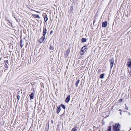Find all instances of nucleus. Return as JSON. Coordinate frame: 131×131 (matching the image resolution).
Listing matches in <instances>:
<instances>
[{"instance_id":"obj_27","label":"nucleus","mask_w":131,"mask_h":131,"mask_svg":"<svg viewBox=\"0 0 131 131\" xmlns=\"http://www.w3.org/2000/svg\"><path fill=\"white\" fill-rule=\"evenodd\" d=\"M70 9L71 10H72L73 9V6H71V7L70 8Z\"/></svg>"},{"instance_id":"obj_24","label":"nucleus","mask_w":131,"mask_h":131,"mask_svg":"<svg viewBox=\"0 0 131 131\" xmlns=\"http://www.w3.org/2000/svg\"><path fill=\"white\" fill-rule=\"evenodd\" d=\"M4 67L5 68H8V66L6 64H5L4 65Z\"/></svg>"},{"instance_id":"obj_38","label":"nucleus","mask_w":131,"mask_h":131,"mask_svg":"<svg viewBox=\"0 0 131 131\" xmlns=\"http://www.w3.org/2000/svg\"><path fill=\"white\" fill-rule=\"evenodd\" d=\"M129 70V69H128V71Z\"/></svg>"},{"instance_id":"obj_14","label":"nucleus","mask_w":131,"mask_h":131,"mask_svg":"<svg viewBox=\"0 0 131 131\" xmlns=\"http://www.w3.org/2000/svg\"><path fill=\"white\" fill-rule=\"evenodd\" d=\"M18 95L17 96V99L18 101H19L20 99V96L19 95V94L20 93H21L20 91L18 92Z\"/></svg>"},{"instance_id":"obj_29","label":"nucleus","mask_w":131,"mask_h":131,"mask_svg":"<svg viewBox=\"0 0 131 131\" xmlns=\"http://www.w3.org/2000/svg\"><path fill=\"white\" fill-rule=\"evenodd\" d=\"M95 21H96V20H93V25H94V23L95 22Z\"/></svg>"},{"instance_id":"obj_33","label":"nucleus","mask_w":131,"mask_h":131,"mask_svg":"<svg viewBox=\"0 0 131 131\" xmlns=\"http://www.w3.org/2000/svg\"><path fill=\"white\" fill-rule=\"evenodd\" d=\"M126 109L127 110H128V107H127Z\"/></svg>"},{"instance_id":"obj_3","label":"nucleus","mask_w":131,"mask_h":131,"mask_svg":"<svg viewBox=\"0 0 131 131\" xmlns=\"http://www.w3.org/2000/svg\"><path fill=\"white\" fill-rule=\"evenodd\" d=\"M87 48V46H84L83 47H82L81 49V51L83 52V53L81 54V55H82L84 53H85L86 50Z\"/></svg>"},{"instance_id":"obj_37","label":"nucleus","mask_w":131,"mask_h":131,"mask_svg":"<svg viewBox=\"0 0 131 131\" xmlns=\"http://www.w3.org/2000/svg\"><path fill=\"white\" fill-rule=\"evenodd\" d=\"M128 114H130V113L129 112L128 113Z\"/></svg>"},{"instance_id":"obj_45","label":"nucleus","mask_w":131,"mask_h":131,"mask_svg":"<svg viewBox=\"0 0 131 131\" xmlns=\"http://www.w3.org/2000/svg\"><path fill=\"white\" fill-rule=\"evenodd\" d=\"M130 129H131V128H130Z\"/></svg>"},{"instance_id":"obj_35","label":"nucleus","mask_w":131,"mask_h":131,"mask_svg":"<svg viewBox=\"0 0 131 131\" xmlns=\"http://www.w3.org/2000/svg\"><path fill=\"white\" fill-rule=\"evenodd\" d=\"M36 12H37V13H39V12H38V11H36Z\"/></svg>"},{"instance_id":"obj_15","label":"nucleus","mask_w":131,"mask_h":131,"mask_svg":"<svg viewBox=\"0 0 131 131\" xmlns=\"http://www.w3.org/2000/svg\"><path fill=\"white\" fill-rule=\"evenodd\" d=\"M78 129L77 126L75 127L74 128H73L71 131H77Z\"/></svg>"},{"instance_id":"obj_20","label":"nucleus","mask_w":131,"mask_h":131,"mask_svg":"<svg viewBox=\"0 0 131 131\" xmlns=\"http://www.w3.org/2000/svg\"><path fill=\"white\" fill-rule=\"evenodd\" d=\"M111 127L110 126L108 127V129L107 130V131H111Z\"/></svg>"},{"instance_id":"obj_39","label":"nucleus","mask_w":131,"mask_h":131,"mask_svg":"<svg viewBox=\"0 0 131 131\" xmlns=\"http://www.w3.org/2000/svg\"><path fill=\"white\" fill-rule=\"evenodd\" d=\"M48 129H47V131L48 130Z\"/></svg>"},{"instance_id":"obj_28","label":"nucleus","mask_w":131,"mask_h":131,"mask_svg":"<svg viewBox=\"0 0 131 131\" xmlns=\"http://www.w3.org/2000/svg\"><path fill=\"white\" fill-rule=\"evenodd\" d=\"M53 33V31L52 30H51L50 31V34H52Z\"/></svg>"},{"instance_id":"obj_13","label":"nucleus","mask_w":131,"mask_h":131,"mask_svg":"<svg viewBox=\"0 0 131 131\" xmlns=\"http://www.w3.org/2000/svg\"><path fill=\"white\" fill-rule=\"evenodd\" d=\"M23 42L22 41V39H20V46L22 48L24 44H23Z\"/></svg>"},{"instance_id":"obj_19","label":"nucleus","mask_w":131,"mask_h":131,"mask_svg":"<svg viewBox=\"0 0 131 131\" xmlns=\"http://www.w3.org/2000/svg\"><path fill=\"white\" fill-rule=\"evenodd\" d=\"M60 106H61V107L64 109L65 110V109L66 107L63 104H61Z\"/></svg>"},{"instance_id":"obj_8","label":"nucleus","mask_w":131,"mask_h":131,"mask_svg":"<svg viewBox=\"0 0 131 131\" xmlns=\"http://www.w3.org/2000/svg\"><path fill=\"white\" fill-rule=\"evenodd\" d=\"M34 93H31V94L29 95L30 97V99L31 100L34 98Z\"/></svg>"},{"instance_id":"obj_12","label":"nucleus","mask_w":131,"mask_h":131,"mask_svg":"<svg viewBox=\"0 0 131 131\" xmlns=\"http://www.w3.org/2000/svg\"><path fill=\"white\" fill-rule=\"evenodd\" d=\"M32 16L34 17L35 18H40V17L38 15L32 14Z\"/></svg>"},{"instance_id":"obj_1","label":"nucleus","mask_w":131,"mask_h":131,"mask_svg":"<svg viewBox=\"0 0 131 131\" xmlns=\"http://www.w3.org/2000/svg\"><path fill=\"white\" fill-rule=\"evenodd\" d=\"M120 125L119 124H116L115 125L113 126V128L114 131H120Z\"/></svg>"},{"instance_id":"obj_6","label":"nucleus","mask_w":131,"mask_h":131,"mask_svg":"<svg viewBox=\"0 0 131 131\" xmlns=\"http://www.w3.org/2000/svg\"><path fill=\"white\" fill-rule=\"evenodd\" d=\"M107 21H105L102 23V26L103 27L105 28L107 26Z\"/></svg>"},{"instance_id":"obj_32","label":"nucleus","mask_w":131,"mask_h":131,"mask_svg":"<svg viewBox=\"0 0 131 131\" xmlns=\"http://www.w3.org/2000/svg\"><path fill=\"white\" fill-rule=\"evenodd\" d=\"M75 0H70V1H73L74 2V1H75Z\"/></svg>"},{"instance_id":"obj_2","label":"nucleus","mask_w":131,"mask_h":131,"mask_svg":"<svg viewBox=\"0 0 131 131\" xmlns=\"http://www.w3.org/2000/svg\"><path fill=\"white\" fill-rule=\"evenodd\" d=\"M110 65V69H111L113 66L114 62V60L113 58H112L109 60Z\"/></svg>"},{"instance_id":"obj_7","label":"nucleus","mask_w":131,"mask_h":131,"mask_svg":"<svg viewBox=\"0 0 131 131\" xmlns=\"http://www.w3.org/2000/svg\"><path fill=\"white\" fill-rule=\"evenodd\" d=\"M70 99V95H69L66 98L65 100V102L68 103Z\"/></svg>"},{"instance_id":"obj_11","label":"nucleus","mask_w":131,"mask_h":131,"mask_svg":"<svg viewBox=\"0 0 131 131\" xmlns=\"http://www.w3.org/2000/svg\"><path fill=\"white\" fill-rule=\"evenodd\" d=\"M47 32V30L46 29V28H45L44 27H43V36H45Z\"/></svg>"},{"instance_id":"obj_18","label":"nucleus","mask_w":131,"mask_h":131,"mask_svg":"<svg viewBox=\"0 0 131 131\" xmlns=\"http://www.w3.org/2000/svg\"><path fill=\"white\" fill-rule=\"evenodd\" d=\"M80 81V80L79 79H78V80L76 81L75 83V85L76 87H77L78 86V84L79 82Z\"/></svg>"},{"instance_id":"obj_25","label":"nucleus","mask_w":131,"mask_h":131,"mask_svg":"<svg viewBox=\"0 0 131 131\" xmlns=\"http://www.w3.org/2000/svg\"><path fill=\"white\" fill-rule=\"evenodd\" d=\"M129 75V77H131V70H130Z\"/></svg>"},{"instance_id":"obj_44","label":"nucleus","mask_w":131,"mask_h":131,"mask_svg":"<svg viewBox=\"0 0 131 131\" xmlns=\"http://www.w3.org/2000/svg\"><path fill=\"white\" fill-rule=\"evenodd\" d=\"M46 128L45 129V130H46Z\"/></svg>"},{"instance_id":"obj_5","label":"nucleus","mask_w":131,"mask_h":131,"mask_svg":"<svg viewBox=\"0 0 131 131\" xmlns=\"http://www.w3.org/2000/svg\"><path fill=\"white\" fill-rule=\"evenodd\" d=\"M45 39V36H42L40 38L39 40V42L40 43H42L43 42L44 40Z\"/></svg>"},{"instance_id":"obj_41","label":"nucleus","mask_w":131,"mask_h":131,"mask_svg":"<svg viewBox=\"0 0 131 131\" xmlns=\"http://www.w3.org/2000/svg\"><path fill=\"white\" fill-rule=\"evenodd\" d=\"M49 124H48V127H49Z\"/></svg>"},{"instance_id":"obj_22","label":"nucleus","mask_w":131,"mask_h":131,"mask_svg":"<svg viewBox=\"0 0 131 131\" xmlns=\"http://www.w3.org/2000/svg\"><path fill=\"white\" fill-rule=\"evenodd\" d=\"M49 49L50 50H53L54 48L51 45L49 48Z\"/></svg>"},{"instance_id":"obj_34","label":"nucleus","mask_w":131,"mask_h":131,"mask_svg":"<svg viewBox=\"0 0 131 131\" xmlns=\"http://www.w3.org/2000/svg\"><path fill=\"white\" fill-rule=\"evenodd\" d=\"M120 114H121V115L122 114V113L121 112H120Z\"/></svg>"},{"instance_id":"obj_9","label":"nucleus","mask_w":131,"mask_h":131,"mask_svg":"<svg viewBox=\"0 0 131 131\" xmlns=\"http://www.w3.org/2000/svg\"><path fill=\"white\" fill-rule=\"evenodd\" d=\"M70 52V49H68V50H67V51H66V52H65L64 55L66 57H67L69 54V53Z\"/></svg>"},{"instance_id":"obj_26","label":"nucleus","mask_w":131,"mask_h":131,"mask_svg":"<svg viewBox=\"0 0 131 131\" xmlns=\"http://www.w3.org/2000/svg\"><path fill=\"white\" fill-rule=\"evenodd\" d=\"M65 111H64V113H63L62 114V115H61V117H62V116H63L64 115V113H65Z\"/></svg>"},{"instance_id":"obj_30","label":"nucleus","mask_w":131,"mask_h":131,"mask_svg":"<svg viewBox=\"0 0 131 131\" xmlns=\"http://www.w3.org/2000/svg\"><path fill=\"white\" fill-rule=\"evenodd\" d=\"M8 56H7V57H5V58H7V59H8Z\"/></svg>"},{"instance_id":"obj_17","label":"nucleus","mask_w":131,"mask_h":131,"mask_svg":"<svg viewBox=\"0 0 131 131\" xmlns=\"http://www.w3.org/2000/svg\"><path fill=\"white\" fill-rule=\"evenodd\" d=\"M86 39L84 38H82L81 39V41H82V42H86Z\"/></svg>"},{"instance_id":"obj_4","label":"nucleus","mask_w":131,"mask_h":131,"mask_svg":"<svg viewBox=\"0 0 131 131\" xmlns=\"http://www.w3.org/2000/svg\"><path fill=\"white\" fill-rule=\"evenodd\" d=\"M128 60V61L127 62V65L128 67L130 68L131 67V58H129Z\"/></svg>"},{"instance_id":"obj_21","label":"nucleus","mask_w":131,"mask_h":131,"mask_svg":"<svg viewBox=\"0 0 131 131\" xmlns=\"http://www.w3.org/2000/svg\"><path fill=\"white\" fill-rule=\"evenodd\" d=\"M104 73H103L101 74L100 75V78L101 79H103L104 78Z\"/></svg>"},{"instance_id":"obj_23","label":"nucleus","mask_w":131,"mask_h":131,"mask_svg":"<svg viewBox=\"0 0 131 131\" xmlns=\"http://www.w3.org/2000/svg\"><path fill=\"white\" fill-rule=\"evenodd\" d=\"M4 62L5 63V64H8V60H4Z\"/></svg>"},{"instance_id":"obj_43","label":"nucleus","mask_w":131,"mask_h":131,"mask_svg":"<svg viewBox=\"0 0 131 131\" xmlns=\"http://www.w3.org/2000/svg\"><path fill=\"white\" fill-rule=\"evenodd\" d=\"M58 128H57V129H58Z\"/></svg>"},{"instance_id":"obj_16","label":"nucleus","mask_w":131,"mask_h":131,"mask_svg":"<svg viewBox=\"0 0 131 131\" xmlns=\"http://www.w3.org/2000/svg\"><path fill=\"white\" fill-rule=\"evenodd\" d=\"M46 15L44 17V20L45 22H46L48 20V18L47 17V15L45 14Z\"/></svg>"},{"instance_id":"obj_10","label":"nucleus","mask_w":131,"mask_h":131,"mask_svg":"<svg viewBox=\"0 0 131 131\" xmlns=\"http://www.w3.org/2000/svg\"><path fill=\"white\" fill-rule=\"evenodd\" d=\"M61 111L60 106H58L56 110V113L57 114H59Z\"/></svg>"},{"instance_id":"obj_31","label":"nucleus","mask_w":131,"mask_h":131,"mask_svg":"<svg viewBox=\"0 0 131 131\" xmlns=\"http://www.w3.org/2000/svg\"><path fill=\"white\" fill-rule=\"evenodd\" d=\"M122 99H121L119 100V101H122Z\"/></svg>"},{"instance_id":"obj_42","label":"nucleus","mask_w":131,"mask_h":131,"mask_svg":"<svg viewBox=\"0 0 131 131\" xmlns=\"http://www.w3.org/2000/svg\"><path fill=\"white\" fill-rule=\"evenodd\" d=\"M125 105H126V104H125Z\"/></svg>"},{"instance_id":"obj_40","label":"nucleus","mask_w":131,"mask_h":131,"mask_svg":"<svg viewBox=\"0 0 131 131\" xmlns=\"http://www.w3.org/2000/svg\"><path fill=\"white\" fill-rule=\"evenodd\" d=\"M51 68H52V69H53V67H52Z\"/></svg>"},{"instance_id":"obj_36","label":"nucleus","mask_w":131,"mask_h":131,"mask_svg":"<svg viewBox=\"0 0 131 131\" xmlns=\"http://www.w3.org/2000/svg\"><path fill=\"white\" fill-rule=\"evenodd\" d=\"M52 72H53V70L52 69Z\"/></svg>"}]
</instances>
